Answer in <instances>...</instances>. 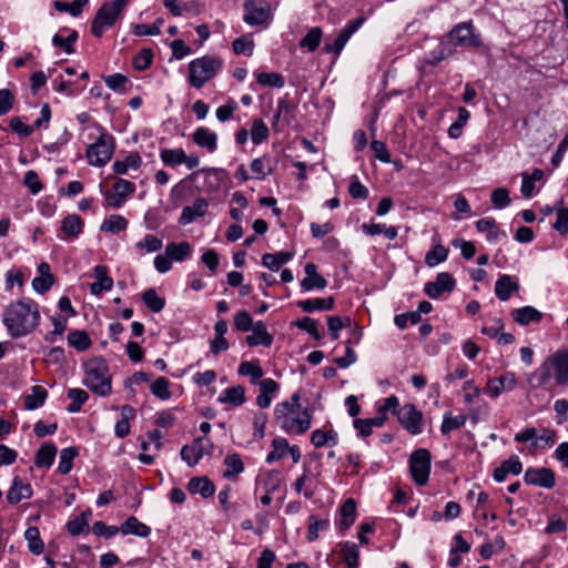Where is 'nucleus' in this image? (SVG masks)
Instances as JSON below:
<instances>
[{
	"label": "nucleus",
	"instance_id": "nucleus-1",
	"mask_svg": "<svg viewBox=\"0 0 568 568\" xmlns=\"http://www.w3.org/2000/svg\"><path fill=\"white\" fill-rule=\"evenodd\" d=\"M2 322L12 338L31 334L40 324L38 304L31 298H21L10 303L3 311Z\"/></svg>",
	"mask_w": 568,
	"mask_h": 568
},
{
	"label": "nucleus",
	"instance_id": "nucleus-2",
	"mask_svg": "<svg viewBox=\"0 0 568 568\" xmlns=\"http://www.w3.org/2000/svg\"><path fill=\"white\" fill-rule=\"evenodd\" d=\"M534 388L552 390L568 386V347L549 355L528 377Z\"/></svg>",
	"mask_w": 568,
	"mask_h": 568
},
{
	"label": "nucleus",
	"instance_id": "nucleus-3",
	"mask_svg": "<svg viewBox=\"0 0 568 568\" xmlns=\"http://www.w3.org/2000/svg\"><path fill=\"white\" fill-rule=\"evenodd\" d=\"M300 393L292 394L290 400L278 403L274 408V417L281 428L290 435H302L312 425V414L302 409Z\"/></svg>",
	"mask_w": 568,
	"mask_h": 568
},
{
	"label": "nucleus",
	"instance_id": "nucleus-4",
	"mask_svg": "<svg viewBox=\"0 0 568 568\" xmlns=\"http://www.w3.org/2000/svg\"><path fill=\"white\" fill-rule=\"evenodd\" d=\"M111 375L104 359L93 358L85 364V377L83 384L99 396H108L111 393Z\"/></svg>",
	"mask_w": 568,
	"mask_h": 568
},
{
	"label": "nucleus",
	"instance_id": "nucleus-5",
	"mask_svg": "<svg viewBox=\"0 0 568 568\" xmlns=\"http://www.w3.org/2000/svg\"><path fill=\"white\" fill-rule=\"evenodd\" d=\"M130 1L131 0H112L104 2L92 20V34L97 38H101L108 29L114 26Z\"/></svg>",
	"mask_w": 568,
	"mask_h": 568
},
{
	"label": "nucleus",
	"instance_id": "nucleus-6",
	"mask_svg": "<svg viewBox=\"0 0 568 568\" xmlns=\"http://www.w3.org/2000/svg\"><path fill=\"white\" fill-rule=\"evenodd\" d=\"M222 68V61L215 57L204 55L190 62L189 83L195 89H201L212 80Z\"/></svg>",
	"mask_w": 568,
	"mask_h": 568
},
{
	"label": "nucleus",
	"instance_id": "nucleus-7",
	"mask_svg": "<svg viewBox=\"0 0 568 568\" xmlns=\"http://www.w3.org/2000/svg\"><path fill=\"white\" fill-rule=\"evenodd\" d=\"M114 152V138L111 134L102 133L98 140L87 150V159L93 166H104Z\"/></svg>",
	"mask_w": 568,
	"mask_h": 568
},
{
	"label": "nucleus",
	"instance_id": "nucleus-8",
	"mask_svg": "<svg viewBox=\"0 0 568 568\" xmlns=\"http://www.w3.org/2000/svg\"><path fill=\"white\" fill-rule=\"evenodd\" d=\"M243 20L248 26H267L272 20L271 6L263 0H245Z\"/></svg>",
	"mask_w": 568,
	"mask_h": 568
},
{
	"label": "nucleus",
	"instance_id": "nucleus-9",
	"mask_svg": "<svg viewBox=\"0 0 568 568\" xmlns=\"http://www.w3.org/2000/svg\"><path fill=\"white\" fill-rule=\"evenodd\" d=\"M409 470L418 486L426 485L430 473V453L425 448L415 450L409 459Z\"/></svg>",
	"mask_w": 568,
	"mask_h": 568
},
{
	"label": "nucleus",
	"instance_id": "nucleus-10",
	"mask_svg": "<svg viewBox=\"0 0 568 568\" xmlns=\"http://www.w3.org/2000/svg\"><path fill=\"white\" fill-rule=\"evenodd\" d=\"M449 42L454 47L478 48L481 44L480 37L475 33L470 22H460L456 24L447 34Z\"/></svg>",
	"mask_w": 568,
	"mask_h": 568
},
{
	"label": "nucleus",
	"instance_id": "nucleus-11",
	"mask_svg": "<svg viewBox=\"0 0 568 568\" xmlns=\"http://www.w3.org/2000/svg\"><path fill=\"white\" fill-rule=\"evenodd\" d=\"M396 416L400 425L412 435L423 432V413L413 404H405L398 408Z\"/></svg>",
	"mask_w": 568,
	"mask_h": 568
},
{
	"label": "nucleus",
	"instance_id": "nucleus-12",
	"mask_svg": "<svg viewBox=\"0 0 568 568\" xmlns=\"http://www.w3.org/2000/svg\"><path fill=\"white\" fill-rule=\"evenodd\" d=\"M517 386V378L515 373L505 372L498 377H493L487 381L486 393L491 398H497L503 392H510Z\"/></svg>",
	"mask_w": 568,
	"mask_h": 568
},
{
	"label": "nucleus",
	"instance_id": "nucleus-13",
	"mask_svg": "<svg viewBox=\"0 0 568 568\" xmlns=\"http://www.w3.org/2000/svg\"><path fill=\"white\" fill-rule=\"evenodd\" d=\"M456 286L455 278L447 272L438 273L436 280L425 284L424 291L433 300L438 298L443 293H450Z\"/></svg>",
	"mask_w": 568,
	"mask_h": 568
},
{
	"label": "nucleus",
	"instance_id": "nucleus-14",
	"mask_svg": "<svg viewBox=\"0 0 568 568\" xmlns=\"http://www.w3.org/2000/svg\"><path fill=\"white\" fill-rule=\"evenodd\" d=\"M524 480L528 485L544 488H552L555 486V474L549 468H528L525 473Z\"/></svg>",
	"mask_w": 568,
	"mask_h": 568
},
{
	"label": "nucleus",
	"instance_id": "nucleus-15",
	"mask_svg": "<svg viewBox=\"0 0 568 568\" xmlns=\"http://www.w3.org/2000/svg\"><path fill=\"white\" fill-rule=\"evenodd\" d=\"M304 271L305 277L301 281L303 291L324 290L327 286L326 278L317 273V266L314 263H307Z\"/></svg>",
	"mask_w": 568,
	"mask_h": 568
},
{
	"label": "nucleus",
	"instance_id": "nucleus-16",
	"mask_svg": "<svg viewBox=\"0 0 568 568\" xmlns=\"http://www.w3.org/2000/svg\"><path fill=\"white\" fill-rule=\"evenodd\" d=\"M32 496V487L30 484L23 483V480L16 476L12 480V485L7 493V500L11 505L19 504L22 499H28Z\"/></svg>",
	"mask_w": 568,
	"mask_h": 568
},
{
	"label": "nucleus",
	"instance_id": "nucleus-17",
	"mask_svg": "<svg viewBox=\"0 0 568 568\" xmlns=\"http://www.w3.org/2000/svg\"><path fill=\"white\" fill-rule=\"evenodd\" d=\"M519 283L515 277L508 274L499 276L495 284V294L498 300L508 301L514 292L519 291Z\"/></svg>",
	"mask_w": 568,
	"mask_h": 568
},
{
	"label": "nucleus",
	"instance_id": "nucleus-18",
	"mask_svg": "<svg viewBox=\"0 0 568 568\" xmlns=\"http://www.w3.org/2000/svg\"><path fill=\"white\" fill-rule=\"evenodd\" d=\"M251 328L252 334L246 337V344L248 346H270L273 343V336L267 332L264 322L257 321Z\"/></svg>",
	"mask_w": 568,
	"mask_h": 568
},
{
	"label": "nucleus",
	"instance_id": "nucleus-19",
	"mask_svg": "<svg viewBox=\"0 0 568 568\" xmlns=\"http://www.w3.org/2000/svg\"><path fill=\"white\" fill-rule=\"evenodd\" d=\"M193 142L213 153L217 149V135L207 128L200 126L192 134Z\"/></svg>",
	"mask_w": 568,
	"mask_h": 568
},
{
	"label": "nucleus",
	"instance_id": "nucleus-20",
	"mask_svg": "<svg viewBox=\"0 0 568 568\" xmlns=\"http://www.w3.org/2000/svg\"><path fill=\"white\" fill-rule=\"evenodd\" d=\"M209 202L204 199H196L192 205L185 206L180 216V223L183 225L192 223L195 219L206 214Z\"/></svg>",
	"mask_w": 568,
	"mask_h": 568
},
{
	"label": "nucleus",
	"instance_id": "nucleus-21",
	"mask_svg": "<svg viewBox=\"0 0 568 568\" xmlns=\"http://www.w3.org/2000/svg\"><path fill=\"white\" fill-rule=\"evenodd\" d=\"M278 390V384L272 378H264L258 383V395L256 397V404L261 408H267L271 403L273 395Z\"/></svg>",
	"mask_w": 568,
	"mask_h": 568
},
{
	"label": "nucleus",
	"instance_id": "nucleus-22",
	"mask_svg": "<svg viewBox=\"0 0 568 568\" xmlns=\"http://www.w3.org/2000/svg\"><path fill=\"white\" fill-rule=\"evenodd\" d=\"M203 438L195 439L191 445H185L181 449V458L189 465L195 466L205 454Z\"/></svg>",
	"mask_w": 568,
	"mask_h": 568
},
{
	"label": "nucleus",
	"instance_id": "nucleus-23",
	"mask_svg": "<svg viewBox=\"0 0 568 568\" xmlns=\"http://www.w3.org/2000/svg\"><path fill=\"white\" fill-rule=\"evenodd\" d=\"M511 317L519 325L526 326L531 323H539L542 320V313L532 306H524L513 310Z\"/></svg>",
	"mask_w": 568,
	"mask_h": 568
},
{
	"label": "nucleus",
	"instance_id": "nucleus-24",
	"mask_svg": "<svg viewBox=\"0 0 568 568\" xmlns=\"http://www.w3.org/2000/svg\"><path fill=\"white\" fill-rule=\"evenodd\" d=\"M187 490L192 495H201L203 498L211 497L215 491L213 481L206 477H194L187 483Z\"/></svg>",
	"mask_w": 568,
	"mask_h": 568
},
{
	"label": "nucleus",
	"instance_id": "nucleus-25",
	"mask_svg": "<svg viewBox=\"0 0 568 568\" xmlns=\"http://www.w3.org/2000/svg\"><path fill=\"white\" fill-rule=\"evenodd\" d=\"M95 282L90 285V292L93 295H101L104 291H110L113 286V280L108 275L105 266L94 267Z\"/></svg>",
	"mask_w": 568,
	"mask_h": 568
},
{
	"label": "nucleus",
	"instance_id": "nucleus-26",
	"mask_svg": "<svg viewBox=\"0 0 568 568\" xmlns=\"http://www.w3.org/2000/svg\"><path fill=\"white\" fill-rule=\"evenodd\" d=\"M341 519L337 526L342 532H345L354 524L356 519V504L354 499H346L339 508Z\"/></svg>",
	"mask_w": 568,
	"mask_h": 568
},
{
	"label": "nucleus",
	"instance_id": "nucleus-27",
	"mask_svg": "<svg viewBox=\"0 0 568 568\" xmlns=\"http://www.w3.org/2000/svg\"><path fill=\"white\" fill-rule=\"evenodd\" d=\"M83 220L78 214H68L61 222V232L64 239H75L83 230Z\"/></svg>",
	"mask_w": 568,
	"mask_h": 568
},
{
	"label": "nucleus",
	"instance_id": "nucleus-28",
	"mask_svg": "<svg viewBox=\"0 0 568 568\" xmlns=\"http://www.w3.org/2000/svg\"><path fill=\"white\" fill-rule=\"evenodd\" d=\"M339 552L346 568L359 567V549L355 542L344 541L339 544Z\"/></svg>",
	"mask_w": 568,
	"mask_h": 568
},
{
	"label": "nucleus",
	"instance_id": "nucleus-29",
	"mask_svg": "<svg viewBox=\"0 0 568 568\" xmlns=\"http://www.w3.org/2000/svg\"><path fill=\"white\" fill-rule=\"evenodd\" d=\"M120 532L123 535H135L138 537H148L151 534V528L141 523L136 517L130 516L121 525Z\"/></svg>",
	"mask_w": 568,
	"mask_h": 568
},
{
	"label": "nucleus",
	"instance_id": "nucleus-30",
	"mask_svg": "<svg viewBox=\"0 0 568 568\" xmlns=\"http://www.w3.org/2000/svg\"><path fill=\"white\" fill-rule=\"evenodd\" d=\"M217 400L220 403L231 404L232 406L235 407L241 406L246 400L245 389L243 386L240 385L229 387L220 394Z\"/></svg>",
	"mask_w": 568,
	"mask_h": 568
},
{
	"label": "nucleus",
	"instance_id": "nucleus-31",
	"mask_svg": "<svg viewBox=\"0 0 568 568\" xmlns=\"http://www.w3.org/2000/svg\"><path fill=\"white\" fill-rule=\"evenodd\" d=\"M192 247L189 242L169 243L165 246V253L172 262H183L191 255Z\"/></svg>",
	"mask_w": 568,
	"mask_h": 568
},
{
	"label": "nucleus",
	"instance_id": "nucleus-32",
	"mask_svg": "<svg viewBox=\"0 0 568 568\" xmlns=\"http://www.w3.org/2000/svg\"><path fill=\"white\" fill-rule=\"evenodd\" d=\"M293 254L290 252L266 253L262 256V264L273 272H277L282 265L290 262Z\"/></svg>",
	"mask_w": 568,
	"mask_h": 568
},
{
	"label": "nucleus",
	"instance_id": "nucleus-33",
	"mask_svg": "<svg viewBox=\"0 0 568 568\" xmlns=\"http://www.w3.org/2000/svg\"><path fill=\"white\" fill-rule=\"evenodd\" d=\"M297 306L307 313L314 311H329L334 307V298L332 296L327 298H308L297 302Z\"/></svg>",
	"mask_w": 568,
	"mask_h": 568
},
{
	"label": "nucleus",
	"instance_id": "nucleus-34",
	"mask_svg": "<svg viewBox=\"0 0 568 568\" xmlns=\"http://www.w3.org/2000/svg\"><path fill=\"white\" fill-rule=\"evenodd\" d=\"M47 397L48 392L44 387L39 385L32 386L31 393L24 396V407L29 410L37 409L44 404Z\"/></svg>",
	"mask_w": 568,
	"mask_h": 568
},
{
	"label": "nucleus",
	"instance_id": "nucleus-35",
	"mask_svg": "<svg viewBox=\"0 0 568 568\" xmlns=\"http://www.w3.org/2000/svg\"><path fill=\"white\" fill-rule=\"evenodd\" d=\"M338 436L337 433L333 429L329 430H323V429H315L313 430L311 435V443L320 448L323 446H335L337 445Z\"/></svg>",
	"mask_w": 568,
	"mask_h": 568
},
{
	"label": "nucleus",
	"instance_id": "nucleus-36",
	"mask_svg": "<svg viewBox=\"0 0 568 568\" xmlns=\"http://www.w3.org/2000/svg\"><path fill=\"white\" fill-rule=\"evenodd\" d=\"M55 455L57 447L53 444H44L37 452L34 464L37 467L48 468L52 465Z\"/></svg>",
	"mask_w": 568,
	"mask_h": 568
},
{
	"label": "nucleus",
	"instance_id": "nucleus-37",
	"mask_svg": "<svg viewBox=\"0 0 568 568\" xmlns=\"http://www.w3.org/2000/svg\"><path fill=\"white\" fill-rule=\"evenodd\" d=\"M225 470L223 476L227 479H235L244 470V464L239 454H232L224 459Z\"/></svg>",
	"mask_w": 568,
	"mask_h": 568
},
{
	"label": "nucleus",
	"instance_id": "nucleus-38",
	"mask_svg": "<svg viewBox=\"0 0 568 568\" xmlns=\"http://www.w3.org/2000/svg\"><path fill=\"white\" fill-rule=\"evenodd\" d=\"M142 164V159L138 153L129 154L123 161H115L112 165L113 172L119 175L128 173L129 169H139Z\"/></svg>",
	"mask_w": 568,
	"mask_h": 568
},
{
	"label": "nucleus",
	"instance_id": "nucleus-39",
	"mask_svg": "<svg viewBox=\"0 0 568 568\" xmlns=\"http://www.w3.org/2000/svg\"><path fill=\"white\" fill-rule=\"evenodd\" d=\"M67 395L71 399L67 410L71 414L80 412L82 405L89 399V394L81 388H70Z\"/></svg>",
	"mask_w": 568,
	"mask_h": 568
},
{
	"label": "nucleus",
	"instance_id": "nucleus-40",
	"mask_svg": "<svg viewBox=\"0 0 568 568\" xmlns=\"http://www.w3.org/2000/svg\"><path fill=\"white\" fill-rule=\"evenodd\" d=\"M68 343L79 352H83L91 346V338L85 331H71L68 334Z\"/></svg>",
	"mask_w": 568,
	"mask_h": 568
},
{
	"label": "nucleus",
	"instance_id": "nucleus-41",
	"mask_svg": "<svg viewBox=\"0 0 568 568\" xmlns=\"http://www.w3.org/2000/svg\"><path fill=\"white\" fill-rule=\"evenodd\" d=\"M465 415L453 416L447 412L444 414L440 432L443 435H448L450 432L462 428L466 424Z\"/></svg>",
	"mask_w": 568,
	"mask_h": 568
},
{
	"label": "nucleus",
	"instance_id": "nucleus-42",
	"mask_svg": "<svg viewBox=\"0 0 568 568\" xmlns=\"http://www.w3.org/2000/svg\"><path fill=\"white\" fill-rule=\"evenodd\" d=\"M24 538L28 541L30 552L40 555L43 552L44 545L40 537V531L37 527H29L24 531Z\"/></svg>",
	"mask_w": 568,
	"mask_h": 568
},
{
	"label": "nucleus",
	"instance_id": "nucleus-43",
	"mask_svg": "<svg viewBox=\"0 0 568 568\" xmlns=\"http://www.w3.org/2000/svg\"><path fill=\"white\" fill-rule=\"evenodd\" d=\"M142 301L154 313L161 312L165 306V300L158 295L154 288H149L142 294Z\"/></svg>",
	"mask_w": 568,
	"mask_h": 568
},
{
	"label": "nucleus",
	"instance_id": "nucleus-44",
	"mask_svg": "<svg viewBox=\"0 0 568 568\" xmlns=\"http://www.w3.org/2000/svg\"><path fill=\"white\" fill-rule=\"evenodd\" d=\"M78 455V450L74 447L63 448L60 453V460L58 465V471L62 475H67L71 471L73 466V459Z\"/></svg>",
	"mask_w": 568,
	"mask_h": 568
},
{
	"label": "nucleus",
	"instance_id": "nucleus-45",
	"mask_svg": "<svg viewBox=\"0 0 568 568\" xmlns=\"http://www.w3.org/2000/svg\"><path fill=\"white\" fill-rule=\"evenodd\" d=\"M163 242L153 234H146L141 241L135 243V248L145 253H154L162 248Z\"/></svg>",
	"mask_w": 568,
	"mask_h": 568
},
{
	"label": "nucleus",
	"instance_id": "nucleus-46",
	"mask_svg": "<svg viewBox=\"0 0 568 568\" xmlns=\"http://www.w3.org/2000/svg\"><path fill=\"white\" fill-rule=\"evenodd\" d=\"M447 256L448 250L444 245L437 244L429 252L426 253L425 263L429 267H435L439 263L446 261Z\"/></svg>",
	"mask_w": 568,
	"mask_h": 568
},
{
	"label": "nucleus",
	"instance_id": "nucleus-47",
	"mask_svg": "<svg viewBox=\"0 0 568 568\" xmlns=\"http://www.w3.org/2000/svg\"><path fill=\"white\" fill-rule=\"evenodd\" d=\"M183 149H162L160 152L161 161L169 166H176L182 164L184 160Z\"/></svg>",
	"mask_w": 568,
	"mask_h": 568
},
{
	"label": "nucleus",
	"instance_id": "nucleus-48",
	"mask_svg": "<svg viewBox=\"0 0 568 568\" xmlns=\"http://www.w3.org/2000/svg\"><path fill=\"white\" fill-rule=\"evenodd\" d=\"M452 53L453 49L445 41H442L437 48L428 54V57L425 59V63L433 67L437 65Z\"/></svg>",
	"mask_w": 568,
	"mask_h": 568
},
{
	"label": "nucleus",
	"instance_id": "nucleus-49",
	"mask_svg": "<svg viewBox=\"0 0 568 568\" xmlns=\"http://www.w3.org/2000/svg\"><path fill=\"white\" fill-rule=\"evenodd\" d=\"M250 134L252 142L257 145L268 138L270 130L262 119H254Z\"/></svg>",
	"mask_w": 568,
	"mask_h": 568
},
{
	"label": "nucleus",
	"instance_id": "nucleus-50",
	"mask_svg": "<svg viewBox=\"0 0 568 568\" xmlns=\"http://www.w3.org/2000/svg\"><path fill=\"white\" fill-rule=\"evenodd\" d=\"M256 81L263 87L283 88L284 78L277 72H260L256 74Z\"/></svg>",
	"mask_w": 568,
	"mask_h": 568
},
{
	"label": "nucleus",
	"instance_id": "nucleus-51",
	"mask_svg": "<svg viewBox=\"0 0 568 568\" xmlns=\"http://www.w3.org/2000/svg\"><path fill=\"white\" fill-rule=\"evenodd\" d=\"M349 40L348 31H339V33L332 40H327L324 45V50L327 53L339 54L347 41Z\"/></svg>",
	"mask_w": 568,
	"mask_h": 568
},
{
	"label": "nucleus",
	"instance_id": "nucleus-52",
	"mask_svg": "<svg viewBox=\"0 0 568 568\" xmlns=\"http://www.w3.org/2000/svg\"><path fill=\"white\" fill-rule=\"evenodd\" d=\"M351 318L348 316L341 317V316H328L327 317V326L328 332L333 339H337L339 337V332L344 327L351 326Z\"/></svg>",
	"mask_w": 568,
	"mask_h": 568
},
{
	"label": "nucleus",
	"instance_id": "nucleus-53",
	"mask_svg": "<svg viewBox=\"0 0 568 568\" xmlns=\"http://www.w3.org/2000/svg\"><path fill=\"white\" fill-rule=\"evenodd\" d=\"M128 227V221L122 215H110L102 225L101 230L110 233H118Z\"/></svg>",
	"mask_w": 568,
	"mask_h": 568
},
{
	"label": "nucleus",
	"instance_id": "nucleus-54",
	"mask_svg": "<svg viewBox=\"0 0 568 568\" xmlns=\"http://www.w3.org/2000/svg\"><path fill=\"white\" fill-rule=\"evenodd\" d=\"M322 30L318 27L312 28L307 34L301 40L300 45L306 48L308 51H314L318 48L322 40Z\"/></svg>",
	"mask_w": 568,
	"mask_h": 568
},
{
	"label": "nucleus",
	"instance_id": "nucleus-55",
	"mask_svg": "<svg viewBox=\"0 0 568 568\" xmlns=\"http://www.w3.org/2000/svg\"><path fill=\"white\" fill-rule=\"evenodd\" d=\"M273 450L266 456V463L272 464L281 459L288 448L287 439L283 437H276L272 442Z\"/></svg>",
	"mask_w": 568,
	"mask_h": 568
},
{
	"label": "nucleus",
	"instance_id": "nucleus-56",
	"mask_svg": "<svg viewBox=\"0 0 568 568\" xmlns=\"http://www.w3.org/2000/svg\"><path fill=\"white\" fill-rule=\"evenodd\" d=\"M89 0H74L72 3L55 1L54 8L60 12H69L72 17H78Z\"/></svg>",
	"mask_w": 568,
	"mask_h": 568
},
{
	"label": "nucleus",
	"instance_id": "nucleus-57",
	"mask_svg": "<svg viewBox=\"0 0 568 568\" xmlns=\"http://www.w3.org/2000/svg\"><path fill=\"white\" fill-rule=\"evenodd\" d=\"M169 386L170 382L168 378L159 377L150 385V390L155 397L166 400L171 397Z\"/></svg>",
	"mask_w": 568,
	"mask_h": 568
},
{
	"label": "nucleus",
	"instance_id": "nucleus-58",
	"mask_svg": "<svg viewBox=\"0 0 568 568\" xmlns=\"http://www.w3.org/2000/svg\"><path fill=\"white\" fill-rule=\"evenodd\" d=\"M329 526L328 519H321L317 516L310 517V526L307 531V540L314 541L318 538L320 531L327 529Z\"/></svg>",
	"mask_w": 568,
	"mask_h": 568
},
{
	"label": "nucleus",
	"instance_id": "nucleus-59",
	"mask_svg": "<svg viewBox=\"0 0 568 568\" xmlns=\"http://www.w3.org/2000/svg\"><path fill=\"white\" fill-rule=\"evenodd\" d=\"M153 61V52L151 49L140 50L133 58V67L138 71H144L151 67Z\"/></svg>",
	"mask_w": 568,
	"mask_h": 568
},
{
	"label": "nucleus",
	"instance_id": "nucleus-60",
	"mask_svg": "<svg viewBox=\"0 0 568 568\" xmlns=\"http://www.w3.org/2000/svg\"><path fill=\"white\" fill-rule=\"evenodd\" d=\"M296 327L307 332L315 341L322 338V334L318 331L317 322L311 317H303L295 322Z\"/></svg>",
	"mask_w": 568,
	"mask_h": 568
},
{
	"label": "nucleus",
	"instance_id": "nucleus-61",
	"mask_svg": "<svg viewBox=\"0 0 568 568\" xmlns=\"http://www.w3.org/2000/svg\"><path fill=\"white\" fill-rule=\"evenodd\" d=\"M106 87L116 92H125L128 78L121 73H113L104 78Z\"/></svg>",
	"mask_w": 568,
	"mask_h": 568
},
{
	"label": "nucleus",
	"instance_id": "nucleus-62",
	"mask_svg": "<svg viewBox=\"0 0 568 568\" xmlns=\"http://www.w3.org/2000/svg\"><path fill=\"white\" fill-rule=\"evenodd\" d=\"M239 374L242 376H250L252 382H255L263 376V369L254 362H243L239 366Z\"/></svg>",
	"mask_w": 568,
	"mask_h": 568
},
{
	"label": "nucleus",
	"instance_id": "nucleus-63",
	"mask_svg": "<svg viewBox=\"0 0 568 568\" xmlns=\"http://www.w3.org/2000/svg\"><path fill=\"white\" fill-rule=\"evenodd\" d=\"M232 48L236 54L251 57L254 50V42L246 37H240L233 41Z\"/></svg>",
	"mask_w": 568,
	"mask_h": 568
},
{
	"label": "nucleus",
	"instance_id": "nucleus-64",
	"mask_svg": "<svg viewBox=\"0 0 568 568\" xmlns=\"http://www.w3.org/2000/svg\"><path fill=\"white\" fill-rule=\"evenodd\" d=\"M552 227L562 235L568 233V207L557 210Z\"/></svg>",
	"mask_w": 568,
	"mask_h": 568
}]
</instances>
